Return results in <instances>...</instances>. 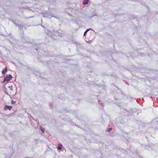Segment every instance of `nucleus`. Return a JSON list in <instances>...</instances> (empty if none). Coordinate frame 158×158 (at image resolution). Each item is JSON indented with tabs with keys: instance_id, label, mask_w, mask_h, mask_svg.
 I'll return each instance as SVG.
<instances>
[{
	"instance_id": "nucleus-8",
	"label": "nucleus",
	"mask_w": 158,
	"mask_h": 158,
	"mask_svg": "<svg viewBox=\"0 0 158 158\" xmlns=\"http://www.w3.org/2000/svg\"><path fill=\"white\" fill-rule=\"evenodd\" d=\"M112 130V129L111 128H110L108 129V131L110 132Z\"/></svg>"
},
{
	"instance_id": "nucleus-3",
	"label": "nucleus",
	"mask_w": 158,
	"mask_h": 158,
	"mask_svg": "<svg viewBox=\"0 0 158 158\" xmlns=\"http://www.w3.org/2000/svg\"><path fill=\"white\" fill-rule=\"evenodd\" d=\"M7 69L6 67H5L4 69H3L2 71V74H4V75L6 73L7 71Z\"/></svg>"
},
{
	"instance_id": "nucleus-4",
	"label": "nucleus",
	"mask_w": 158,
	"mask_h": 158,
	"mask_svg": "<svg viewBox=\"0 0 158 158\" xmlns=\"http://www.w3.org/2000/svg\"><path fill=\"white\" fill-rule=\"evenodd\" d=\"M89 2V0H84L83 2V5H85L87 4Z\"/></svg>"
},
{
	"instance_id": "nucleus-5",
	"label": "nucleus",
	"mask_w": 158,
	"mask_h": 158,
	"mask_svg": "<svg viewBox=\"0 0 158 158\" xmlns=\"http://www.w3.org/2000/svg\"><path fill=\"white\" fill-rule=\"evenodd\" d=\"M40 128L42 132L43 133H44L45 131L44 129V128H42V127H40Z\"/></svg>"
},
{
	"instance_id": "nucleus-7",
	"label": "nucleus",
	"mask_w": 158,
	"mask_h": 158,
	"mask_svg": "<svg viewBox=\"0 0 158 158\" xmlns=\"http://www.w3.org/2000/svg\"><path fill=\"white\" fill-rule=\"evenodd\" d=\"M89 29H87V30H86V31L85 32H84V35H86V33H87V32L88 31H89Z\"/></svg>"
},
{
	"instance_id": "nucleus-6",
	"label": "nucleus",
	"mask_w": 158,
	"mask_h": 158,
	"mask_svg": "<svg viewBox=\"0 0 158 158\" xmlns=\"http://www.w3.org/2000/svg\"><path fill=\"white\" fill-rule=\"evenodd\" d=\"M62 148V145L61 144L59 145V146L57 148L58 150H60Z\"/></svg>"
},
{
	"instance_id": "nucleus-2",
	"label": "nucleus",
	"mask_w": 158,
	"mask_h": 158,
	"mask_svg": "<svg viewBox=\"0 0 158 158\" xmlns=\"http://www.w3.org/2000/svg\"><path fill=\"white\" fill-rule=\"evenodd\" d=\"M12 108V107L10 106H6L4 108V110H6L7 109H9V110H10Z\"/></svg>"
},
{
	"instance_id": "nucleus-1",
	"label": "nucleus",
	"mask_w": 158,
	"mask_h": 158,
	"mask_svg": "<svg viewBox=\"0 0 158 158\" xmlns=\"http://www.w3.org/2000/svg\"><path fill=\"white\" fill-rule=\"evenodd\" d=\"M12 78V77L10 75H6L3 81L4 83H7L8 81H10Z\"/></svg>"
},
{
	"instance_id": "nucleus-9",
	"label": "nucleus",
	"mask_w": 158,
	"mask_h": 158,
	"mask_svg": "<svg viewBox=\"0 0 158 158\" xmlns=\"http://www.w3.org/2000/svg\"><path fill=\"white\" fill-rule=\"evenodd\" d=\"M11 102V103L13 104H14L15 103V102H14L13 100H12Z\"/></svg>"
}]
</instances>
